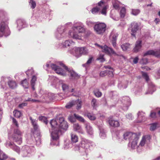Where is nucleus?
<instances>
[{
	"mask_svg": "<svg viewBox=\"0 0 160 160\" xmlns=\"http://www.w3.org/2000/svg\"><path fill=\"white\" fill-rule=\"evenodd\" d=\"M87 25L89 27H92L94 26L95 22L91 21L88 20L86 22Z\"/></svg>",
	"mask_w": 160,
	"mask_h": 160,
	"instance_id": "53",
	"label": "nucleus"
},
{
	"mask_svg": "<svg viewBox=\"0 0 160 160\" xmlns=\"http://www.w3.org/2000/svg\"><path fill=\"white\" fill-rule=\"evenodd\" d=\"M74 116L76 119L79 121L82 122H85V120L84 118L82 117L79 115H78L75 113L74 114Z\"/></svg>",
	"mask_w": 160,
	"mask_h": 160,
	"instance_id": "36",
	"label": "nucleus"
},
{
	"mask_svg": "<svg viewBox=\"0 0 160 160\" xmlns=\"http://www.w3.org/2000/svg\"><path fill=\"white\" fill-rule=\"evenodd\" d=\"M74 105H76V109L77 110L80 109L82 107V102L79 99L74 101Z\"/></svg>",
	"mask_w": 160,
	"mask_h": 160,
	"instance_id": "33",
	"label": "nucleus"
},
{
	"mask_svg": "<svg viewBox=\"0 0 160 160\" xmlns=\"http://www.w3.org/2000/svg\"><path fill=\"white\" fill-rule=\"evenodd\" d=\"M84 116L87 117L88 118L91 120H94L96 119V118L94 115L89 112H86L84 113Z\"/></svg>",
	"mask_w": 160,
	"mask_h": 160,
	"instance_id": "31",
	"label": "nucleus"
},
{
	"mask_svg": "<svg viewBox=\"0 0 160 160\" xmlns=\"http://www.w3.org/2000/svg\"><path fill=\"white\" fill-rule=\"evenodd\" d=\"M34 73V71L32 68L28 70L26 72V73L28 77L32 75Z\"/></svg>",
	"mask_w": 160,
	"mask_h": 160,
	"instance_id": "55",
	"label": "nucleus"
},
{
	"mask_svg": "<svg viewBox=\"0 0 160 160\" xmlns=\"http://www.w3.org/2000/svg\"><path fill=\"white\" fill-rule=\"evenodd\" d=\"M81 56L82 55H87L88 53V50L85 47L80 48Z\"/></svg>",
	"mask_w": 160,
	"mask_h": 160,
	"instance_id": "38",
	"label": "nucleus"
},
{
	"mask_svg": "<svg viewBox=\"0 0 160 160\" xmlns=\"http://www.w3.org/2000/svg\"><path fill=\"white\" fill-rule=\"evenodd\" d=\"M22 134V132L18 129H15L14 133L12 136V140L17 144H21L22 142V138L21 137Z\"/></svg>",
	"mask_w": 160,
	"mask_h": 160,
	"instance_id": "8",
	"label": "nucleus"
},
{
	"mask_svg": "<svg viewBox=\"0 0 160 160\" xmlns=\"http://www.w3.org/2000/svg\"><path fill=\"white\" fill-rule=\"evenodd\" d=\"M12 121L13 124L16 126L17 128H18L19 127V125L18 124V122L14 118H13Z\"/></svg>",
	"mask_w": 160,
	"mask_h": 160,
	"instance_id": "63",
	"label": "nucleus"
},
{
	"mask_svg": "<svg viewBox=\"0 0 160 160\" xmlns=\"http://www.w3.org/2000/svg\"><path fill=\"white\" fill-rule=\"evenodd\" d=\"M137 134L135 133H132L130 132H127L123 134V138L125 140L128 139L131 140L133 139L134 138L137 137Z\"/></svg>",
	"mask_w": 160,
	"mask_h": 160,
	"instance_id": "18",
	"label": "nucleus"
},
{
	"mask_svg": "<svg viewBox=\"0 0 160 160\" xmlns=\"http://www.w3.org/2000/svg\"><path fill=\"white\" fill-rule=\"evenodd\" d=\"M8 82V84L9 87L12 88L13 89L17 87V84L16 82L12 80H9V79L7 78L2 77L1 81V86L2 88L3 89L6 90V82Z\"/></svg>",
	"mask_w": 160,
	"mask_h": 160,
	"instance_id": "6",
	"label": "nucleus"
},
{
	"mask_svg": "<svg viewBox=\"0 0 160 160\" xmlns=\"http://www.w3.org/2000/svg\"><path fill=\"white\" fill-rule=\"evenodd\" d=\"M111 35L112 37V41H116L118 36V34L117 33H115L113 31H112L111 33Z\"/></svg>",
	"mask_w": 160,
	"mask_h": 160,
	"instance_id": "43",
	"label": "nucleus"
},
{
	"mask_svg": "<svg viewBox=\"0 0 160 160\" xmlns=\"http://www.w3.org/2000/svg\"><path fill=\"white\" fill-rule=\"evenodd\" d=\"M101 49H102L103 52L107 54H114L115 56H119L118 54H117L112 48L108 47L106 45H105L103 46H101Z\"/></svg>",
	"mask_w": 160,
	"mask_h": 160,
	"instance_id": "12",
	"label": "nucleus"
},
{
	"mask_svg": "<svg viewBox=\"0 0 160 160\" xmlns=\"http://www.w3.org/2000/svg\"><path fill=\"white\" fill-rule=\"evenodd\" d=\"M90 143V141L85 138H82L81 142V147L85 149V151L87 152V151L89 148V144Z\"/></svg>",
	"mask_w": 160,
	"mask_h": 160,
	"instance_id": "16",
	"label": "nucleus"
},
{
	"mask_svg": "<svg viewBox=\"0 0 160 160\" xmlns=\"http://www.w3.org/2000/svg\"><path fill=\"white\" fill-rule=\"evenodd\" d=\"M5 145L7 147H10L18 153H19L20 151L21 156L23 157H30L33 155L34 153V148L32 147L24 146L22 147L20 151L19 148L12 142H7Z\"/></svg>",
	"mask_w": 160,
	"mask_h": 160,
	"instance_id": "1",
	"label": "nucleus"
},
{
	"mask_svg": "<svg viewBox=\"0 0 160 160\" xmlns=\"http://www.w3.org/2000/svg\"><path fill=\"white\" fill-rule=\"evenodd\" d=\"M25 22L24 21L21 19H18L17 21V27L19 28V30L25 27Z\"/></svg>",
	"mask_w": 160,
	"mask_h": 160,
	"instance_id": "30",
	"label": "nucleus"
},
{
	"mask_svg": "<svg viewBox=\"0 0 160 160\" xmlns=\"http://www.w3.org/2000/svg\"><path fill=\"white\" fill-rule=\"evenodd\" d=\"M140 62L142 64H146L148 63V59L146 58H142L140 61Z\"/></svg>",
	"mask_w": 160,
	"mask_h": 160,
	"instance_id": "60",
	"label": "nucleus"
},
{
	"mask_svg": "<svg viewBox=\"0 0 160 160\" xmlns=\"http://www.w3.org/2000/svg\"><path fill=\"white\" fill-rule=\"evenodd\" d=\"M62 87L64 91L67 90L68 88V85L64 83L62 84Z\"/></svg>",
	"mask_w": 160,
	"mask_h": 160,
	"instance_id": "61",
	"label": "nucleus"
},
{
	"mask_svg": "<svg viewBox=\"0 0 160 160\" xmlns=\"http://www.w3.org/2000/svg\"><path fill=\"white\" fill-rule=\"evenodd\" d=\"M126 116V118L129 120H132L133 118L132 114L131 113L127 114Z\"/></svg>",
	"mask_w": 160,
	"mask_h": 160,
	"instance_id": "64",
	"label": "nucleus"
},
{
	"mask_svg": "<svg viewBox=\"0 0 160 160\" xmlns=\"http://www.w3.org/2000/svg\"><path fill=\"white\" fill-rule=\"evenodd\" d=\"M58 118L53 119L50 122L52 131H51V135L53 140L58 141L61 131L59 130V124H58Z\"/></svg>",
	"mask_w": 160,
	"mask_h": 160,
	"instance_id": "3",
	"label": "nucleus"
},
{
	"mask_svg": "<svg viewBox=\"0 0 160 160\" xmlns=\"http://www.w3.org/2000/svg\"><path fill=\"white\" fill-rule=\"evenodd\" d=\"M7 157V155L0 150V160H6Z\"/></svg>",
	"mask_w": 160,
	"mask_h": 160,
	"instance_id": "37",
	"label": "nucleus"
},
{
	"mask_svg": "<svg viewBox=\"0 0 160 160\" xmlns=\"http://www.w3.org/2000/svg\"><path fill=\"white\" fill-rule=\"evenodd\" d=\"M51 67L57 73L63 76H64L66 75V73L64 72V70L59 66H57L55 64H51Z\"/></svg>",
	"mask_w": 160,
	"mask_h": 160,
	"instance_id": "13",
	"label": "nucleus"
},
{
	"mask_svg": "<svg viewBox=\"0 0 160 160\" xmlns=\"http://www.w3.org/2000/svg\"><path fill=\"white\" fill-rule=\"evenodd\" d=\"M111 71L107 70V73L109 77H112L113 76V72L114 70L113 69H111Z\"/></svg>",
	"mask_w": 160,
	"mask_h": 160,
	"instance_id": "58",
	"label": "nucleus"
},
{
	"mask_svg": "<svg viewBox=\"0 0 160 160\" xmlns=\"http://www.w3.org/2000/svg\"><path fill=\"white\" fill-rule=\"evenodd\" d=\"M107 6L105 4L104 2L101 1L98 3V6L93 8L91 10L92 12L95 14L102 10L101 13L105 15H106Z\"/></svg>",
	"mask_w": 160,
	"mask_h": 160,
	"instance_id": "5",
	"label": "nucleus"
},
{
	"mask_svg": "<svg viewBox=\"0 0 160 160\" xmlns=\"http://www.w3.org/2000/svg\"><path fill=\"white\" fill-rule=\"evenodd\" d=\"M92 105L94 108L98 106V102L96 99L95 98L92 99Z\"/></svg>",
	"mask_w": 160,
	"mask_h": 160,
	"instance_id": "54",
	"label": "nucleus"
},
{
	"mask_svg": "<svg viewBox=\"0 0 160 160\" xmlns=\"http://www.w3.org/2000/svg\"><path fill=\"white\" fill-rule=\"evenodd\" d=\"M142 41L141 39H138L136 42L135 44V47L133 49V51L135 52H138L142 47Z\"/></svg>",
	"mask_w": 160,
	"mask_h": 160,
	"instance_id": "21",
	"label": "nucleus"
},
{
	"mask_svg": "<svg viewBox=\"0 0 160 160\" xmlns=\"http://www.w3.org/2000/svg\"><path fill=\"white\" fill-rule=\"evenodd\" d=\"M59 64L61 66L63 67L66 70L70 72V76L72 79H75L78 78V76L77 74L73 71L70 70L62 62H60Z\"/></svg>",
	"mask_w": 160,
	"mask_h": 160,
	"instance_id": "14",
	"label": "nucleus"
},
{
	"mask_svg": "<svg viewBox=\"0 0 160 160\" xmlns=\"http://www.w3.org/2000/svg\"><path fill=\"white\" fill-rule=\"evenodd\" d=\"M36 77L34 76H33L31 81V84L32 88L33 90H35V88L34 87L35 85V81L36 80Z\"/></svg>",
	"mask_w": 160,
	"mask_h": 160,
	"instance_id": "35",
	"label": "nucleus"
},
{
	"mask_svg": "<svg viewBox=\"0 0 160 160\" xmlns=\"http://www.w3.org/2000/svg\"><path fill=\"white\" fill-rule=\"evenodd\" d=\"M6 33H7V36L10 34L8 27L4 23L0 24V38L4 35L6 36L7 35L5 34Z\"/></svg>",
	"mask_w": 160,
	"mask_h": 160,
	"instance_id": "9",
	"label": "nucleus"
},
{
	"mask_svg": "<svg viewBox=\"0 0 160 160\" xmlns=\"http://www.w3.org/2000/svg\"><path fill=\"white\" fill-rule=\"evenodd\" d=\"M30 119L34 129V131L33 132L34 138L36 141V144L38 145L41 142V136L39 126L37 123V120L32 119L31 117H30Z\"/></svg>",
	"mask_w": 160,
	"mask_h": 160,
	"instance_id": "4",
	"label": "nucleus"
},
{
	"mask_svg": "<svg viewBox=\"0 0 160 160\" xmlns=\"http://www.w3.org/2000/svg\"><path fill=\"white\" fill-rule=\"evenodd\" d=\"M127 84H125L124 85H123L122 84V83H119L118 85V87L120 89L125 88L127 87Z\"/></svg>",
	"mask_w": 160,
	"mask_h": 160,
	"instance_id": "59",
	"label": "nucleus"
},
{
	"mask_svg": "<svg viewBox=\"0 0 160 160\" xmlns=\"http://www.w3.org/2000/svg\"><path fill=\"white\" fill-rule=\"evenodd\" d=\"M84 31L85 29L82 23H78L74 26L72 31H69L68 34L70 37L76 39H81L82 36V33Z\"/></svg>",
	"mask_w": 160,
	"mask_h": 160,
	"instance_id": "2",
	"label": "nucleus"
},
{
	"mask_svg": "<svg viewBox=\"0 0 160 160\" xmlns=\"http://www.w3.org/2000/svg\"><path fill=\"white\" fill-rule=\"evenodd\" d=\"M151 137L150 135H147L143 136L140 143L139 146H143L146 143L149 142L151 139Z\"/></svg>",
	"mask_w": 160,
	"mask_h": 160,
	"instance_id": "20",
	"label": "nucleus"
},
{
	"mask_svg": "<svg viewBox=\"0 0 160 160\" xmlns=\"http://www.w3.org/2000/svg\"><path fill=\"white\" fill-rule=\"evenodd\" d=\"M148 55H153L156 57L160 58V49L159 50L156 51L153 50L147 51L144 53L143 56H145Z\"/></svg>",
	"mask_w": 160,
	"mask_h": 160,
	"instance_id": "17",
	"label": "nucleus"
},
{
	"mask_svg": "<svg viewBox=\"0 0 160 160\" xmlns=\"http://www.w3.org/2000/svg\"><path fill=\"white\" fill-rule=\"evenodd\" d=\"M74 43L71 40H66L63 43V45L64 47H69L71 46H74Z\"/></svg>",
	"mask_w": 160,
	"mask_h": 160,
	"instance_id": "32",
	"label": "nucleus"
},
{
	"mask_svg": "<svg viewBox=\"0 0 160 160\" xmlns=\"http://www.w3.org/2000/svg\"><path fill=\"white\" fill-rule=\"evenodd\" d=\"M98 127L100 130V135L101 137L102 138H104L106 136L105 130L102 126H99Z\"/></svg>",
	"mask_w": 160,
	"mask_h": 160,
	"instance_id": "29",
	"label": "nucleus"
},
{
	"mask_svg": "<svg viewBox=\"0 0 160 160\" xmlns=\"http://www.w3.org/2000/svg\"><path fill=\"white\" fill-rule=\"evenodd\" d=\"M73 128L74 130L78 133L83 134L84 132L82 129L81 126L78 123H75L73 124Z\"/></svg>",
	"mask_w": 160,
	"mask_h": 160,
	"instance_id": "25",
	"label": "nucleus"
},
{
	"mask_svg": "<svg viewBox=\"0 0 160 160\" xmlns=\"http://www.w3.org/2000/svg\"><path fill=\"white\" fill-rule=\"evenodd\" d=\"M71 137L72 142L75 143L78 141V138L76 135L72 133H71Z\"/></svg>",
	"mask_w": 160,
	"mask_h": 160,
	"instance_id": "34",
	"label": "nucleus"
},
{
	"mask_svg": "<svg viewBox=\"0 0 160 160\" xmlns=\"http://www.w3.org/2000/svg\"><path fill=\"white\" fill-rule=\"evenodd\" d=\"M97 60L100 61L101 62H103L105 61L104 58V55L102 54H100L99 57L97 58Z\"/></svg>",
	"mask_w": 160,
	"mask_h": 160,
	"instance_id": "50",
	"label": "nucleus"
},
{
	"mask_svg": "<svg viewBox=\"0 0 160 160\" xmlns=\"http://www.w3.org/2000/svg\"><path fill=\"white\" fill-rule=\"evenodd\" d=\"M13 113L14 116L17 118H19L22 115L21 112L19 111L14 110Z\"/></svg>",
	"mask_w": 160,
	"mask_h": 160,
	"instance_id": "41",
	"label": "nucleus"
},
{
	"mask_svg": "<svg viewBox=\"0 0 160 160\" xmlns=\"http://www.w3.org/2000/svg\"><path fill=\"white\" fill-rule=\"evenodd\" d=\"M21 84L24 88H28L29 83L26 79L22 81Z\"/></svg>",
	"mask_w": 160,
	"mask_h": 160,
	"instance_id": "39",
	"label": "nucleus"
},
{
	"mask_svg": "<svg viewBox=\"0 0 160 160\" xmlns=\"http://www.w3.org/2000/svg\"><path fill=\"white\" fill-rule=\"evenodd\" d=\"M68 128V125L66 121L63 122L62 123H61V124H59V130L61 131V129L66 131Z\"/></svg>",
	"mask_w": 160,
	"mask_h": 160,
	"instance_id": "28",
	"label": "nucleus"
},
{
	"mask_svg": "<svg viewBox=\"0 0 160 160\" xmlns=\"http://www.w3.org/2000/svg\"><path fill=\"white\" fill-rule=\"evenodd\" d=\"M140 12V11L139 9H132L131 14L134 15H137Z\"/></svg>",
	"mask_w": 160,
	"mask_h": 160,
	"instance_id": "51",
	"label": "nucleus"
},
{
	"mask_svg": "<svg viewBox=\"0 0 160 160\" xmlns=\"http://www.w3.org/2000/svg\"><path fill=\"white\" fill-rule=\"evenodd\" d=\"M68 51L70 53L77 58H79L81 56L80 48L75 47L72 50H69Z\"/></svg>",
	"mask_w": 160,
	"mask_h": 160,
	"instance_id": "15",
	"label": "nucleus"
},
{
	"mask_svg": "<svg viewBox=\"0 0 160 160\" xmlns=\"http://www.w3.org/2000/svg\"><path fill=\"white\" fill-rule=\"evenodd\" d=\"M142 76L144 78H145L147 82H148L149 80L148 76L146 72H142Z\"/></svg>",
	"mask_w": 160,
	"mask_h": 160,
	"instance_id": "57",
	"label": "nucleus"
},
{
	"mask_svg": "<svg viewBox=\"0 0 160 160\" xmlns=\"http://www.w3.org/2000/svg\"><path fill=\"white\" fill-rule=\"evenodd\" d=\"M122 102L123 105L122 109L124 110H127L129 106L131 104V101L130 98L127 96L123 97L122 98Z\"/></svg>",
	"mask_w": 160,
	"mask_h": 160,
	"instance_id": "10",
	"label": "nucleus"
},
{
	"mask_svg": "<svg viewBox=\"0 0 160 160\" xmlns=\"http://www.w3.org/2000/svg\"><path fill=\"white\" fill-rule=\"evenodd\" d=\"M93 59V57H90L88 60L87 61L86 63L84 64H83V67H86V65H89L92 62Z\"/></svg>",
	"mask_w": 160,
	"mask_h": 160,
	"instance_id": "56",
	"label": "nucleus"
},
{
	"mask_svg": "<svg viewBox=\"0 0 160 160\" xmlns=\"http://www.w3.org/2000/svg\"><path fill=\"white\" fill-rule=\"evenodd\" d=\"M126 14V9L124 7H122V8L120 12V15L121 17L123 18L125 16V15Z\"/></svg>",
	"mask_w": 160,
	"mask_h": 160,
	"instance_id": "46",
	"label": "nucleus"
},
{
	"mask_svg": "<svg viewBox=\"0 0 160 160\" xmlns=\"http://www.w3.org/2000/svg\"><path fill=\"white\" fill-rule=\"evenodd\" d=\"M158 123H154L151 124L150 130L153 131L155 130L157 127Z\"/></svg>",
	"mask_w": 160,
	"mask_h": 160,
	"instance_id": "49",
	"label": "nucleus"
},
{
	"mask_svg": "<svg viewBox=\"0 0 160 160\" xmlns=\"http://www.w3.org/2000/svg\"><path fill=\"white\" fill-rule=\"evenodd\" d=\"M108 122L110 125L113 127H117L120 125L119 122L117 120L110 119L109 120Z\"/></svg>",
	"mask_w": 160,
	"mask_h": 160,
	"instance_id": "27",
	"label": "nucleus"
},
{
	"mask_svg": "<svg viewBox=\"0 0 160 160\" xmlns=\"http://www.w3.org/2000/svg\"><path fill=\"white\" fill-rule=\"evenodd\" d=\"M109 96L113 99H117L118 98V96L114 93V92L112 91L109 92Z\"/></svg>",
	"mask_w": 160,
	"mask_h": 160,
	"instance_id": "48",
	"label": "nucleus"
},
{
	"mask_svg": "<svg viewBox=\"0 0 160 160\" xmlns=\"http://www.w3.org/2000/svg\"><path fill=\"white\" fill-rule=\"evenodd\" d=\"M93 92L94 95L97 97H100L102 95V92L99 91L98 89L95 90Z\"/></svg>",
	"mask_w": 160,
	"mask_h": 160,
	"instance_id": "42",
	"label": "nucleus"
},
{
	"mask_svg": "<svg viewBox=\"0 0 160 160\" xmlns=\"http://www.w3.org/2000/svg\"><path fill=\"white\" fill-rule=\"evenodd\" d=\"M64 27L63 26H59L57 28L55 34V37L58 39H60L63 38L64 35Z\"/></svg>",
	"mask_w": 160,
	"mask_h": 160,
	"instance_id": "11",
	"label": "nucleus"
},
{
	"mask_svg": "<svg viewBox=\"0 0 160 160\" xmlns=\"http://www.w3.org/2000/svg\"><path fill=\"white\" fill-rule=\"evenodd\" d=\"M148 91L145 93L146 94H152L153 92L156 90V88L155 85L152 82H149L148 84Z\"/></svg>",
	"mask_w": 160,
	"mask_h": 160,
	"instance_id": "22",
	"label": "nucleus"
},
{
	"mask_svg": "<svg viewBox=\"0 0 160 160\" xmlns=\"http://www.w3.org/2000/svg\"><path fill=\"white\" fill-rule=\"evenodd\" d=\"M113 7L116 9H118L119 8L118 3L117 1H113L112 2Z\"/></svg>",
	"mask_w": 160,
	"mask_h": 160,
	"instance_id": "52",
	"label": "nucleus"
},
{
	"mask_svg": "<svg viewBox=\"0 0 160 160\" xmlns=\"http://www.w3.org/2000/svg\"><path fill=\"white\" fill-rule=\"evenodd\" d=\"M138 122L144 121L146 120L145 114L142 112H139L138 113Z\"/></svg>",
	"mask_w": 160,
	"mask_h": 160,
	"instance_id": "23",
	"label": "nucleus"
},
{
	"mask_svg": "<svg viewBox=\"0 0 160 160\" xmlns=\"http://www.w3.org/2000/svg\"><path fill=\"white\" fill-rule=\"evenodd\" d=\"M74 105V101H73L67 103L65 106V107L67 109H70Z\"/></svg>",
	"mask_w": 160,
	"mask_h": 160,
	"instance_id": "44",
	"label": "nucleus"
},
{
	"mask_svg": "<svg viewBox=\"0 0 160 160\" xmlns=\"http://www.w3.org/2000/svg\"><path fill=\"white\" fill-rule=\"evenodd\" d=\"M29 5L31 8L34 9L36 6V2L33 0H30L29 2Z\"/></svg>",
	"mask_w": 160,
	"mask_h": 160,
	"instance_id": "47",
	"label": "nucleus"
},
{
	"mask_svg": "<svg viewBox=\"0 0 160 160\" xmlns=\"http://www.w3.org/2000/svg\"><path fill=\"white\" fill-rule=\"evenodd\" d=\"M106 25L104 23H99L95 24L94 27V29L95 32L99 35H102L105 32Z\"/></svg>",
	"mask_w": 160,
	"mask_h": 160,
	"instance_id": "7",
	"label": "nucleus"
},
{
	"mask_svg": "<svg viewBox=\"0 0 160 160\" xmlns=\"http://www.w3.org/2000/svg\"><path fill=\"white\" fill-rule=\"evenodd\" d=\"M131 34L132 36L135 37L136 33L138 30V23L136 22H133L131 23Z\"/></svg>",
	"mask_w": 160,
	"mask_h": 160,
	"instance_id": "19",
	"label": "nucleus"
},
{
	"mask_svg": "<svg viewBox=\"0 0 160 160\" xmlns=\"http://www.w3.org/2000/svg\"><path fill=\"white\" fill-rule=\"evenodd\" d=\"M139 138V136L137 135V137L134 138H133V139H132L133 141L131 143V147L132 148L134 149L137 147V142Z\"/></svg>",
	"mask_w": 160,
	"mask_h": 160,
	"instance_id": "26",
	"label": "nucleus"
},
{
	"mask_svg": "<svg viewBox=\"0 0 160 160\" xmlns=\"http://www.w3.org/2000/svg\"><path fill=\"white\" fill-rule=\"evenodd\" d=\"M75 117H73L72 115H70L68 117V119L71 122H74L75 120Z\"/></svg>",
	"mask_w": 160,
	"mask_h": 160,
	"instance_id": "62",
	"label": "nucleus"
},
{
	"mask_svg": "<svg viewBox=\"0 0 160 160\" xmlns=\"http://www.w3.org/2000/svg\"><path fill=\"white\" fill-rule=\"evenodd\" d=\"M130 44L128 43H124L121 45V47L122 50L126 51L129 47Z\"/></svg>",
	"mask_w": 160,
	"mask_h": 160,
	"instance_id": "40",
	"label": "nucleus"
},
{
	"mask_svg": "<svg viewBox=\"0 0 160 160\" xmlns=\"http://www.w3.org/2000/svg\"><path fill=\"white\" fill-rule=\"evenodd\" d=\"M39 120L42 122H43L46 124L48 123V121L46 117L44 116H40L39 117Z\"/></svg>",
	"mask_w": 160,
	"mask_h": 160,
	"instance_id": "45",
	"label": "nucleus"
},
{
	"mask_svg": "<svg viewBox=\"0 0 160 160\" xmlns=\"http://www.w3.org/2000/svg\"><path fill=\"white\" fill-rule=\"evenodd\" d=\"M85 125L87 133L90 135H92L93 134V130L90 124L88 122H86Z\"/></svg>",
	"mask_w": 160,
	"mask_h": 160,
	"instance_id": "24",
	"label": "nucleus"
}]
</instances>
